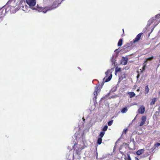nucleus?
Masks as SVG:
<instances>
[{"instance_id":"obj_30","label":"nucleus","mask_w":160,"mask_h":160,"mask_svg":"<svg viewBox=\"0 0 160 160\" xmlns=\"http://www.w3.org/2000/svg\"><path fill=\"white\" fill-rule=\"evenodd\" d=\"M145 67H146V66L145 65H144L143 66V67H142V70L141 71V72H143L145 70Z\"/></svg>"},{"instance_id":"obj_33","label":"nucleus","mask_w":160,"mask_h":160,"mask_svg":"<svg viewBox=\"0 0 160 160\" xmlns=\"http://www.w3.org/2000/svg\"><path fill=\"white\" fill-rule=\"evenodd\" d=\"M119 151H120V153L121 154H122V155H123L124 154V153H123V152L121 151H120V150H119Z\"/></svg>"},{"instance_id":"obj_38","label":"nucleus","mask_w":160,"mask_h":160,"mask_svg":"<svg viewBox=\"0 0 160 160\" xmlns=\"http://www.w3.org/2000/svg\"><path fill=\"white\" fill-rule=\"evenodd\" d=\"M159 94L160 95V91H159Z\"/></svg>"},{"instance_id":"obj_36","label":"nucleus","mask_w":160,"mask_h":160,"mask_svg":"<svg viewBox=\"0 0 160 160\" xmlns=\"http://www.w3.org/2000/svg\"><path fill=\"white\" fill-rule=\"evenodd\" d=\"M82 119L83 120V121H84L85 120V119L83 117L82 118Z\"/></svg>"},{"instance_id":"obj_15","label":"nucleus","mask_w":160,"mask_h":160,"mask_svg":"<svg viewBox=\"0 0 160 160\" xmlns=\"http://www.w3.org/2000/svg\"><path fill=\"white\" fill-rule=\"evenodd\" d=\"M122 48L123 49H122V50L126 52L130 51L132 49V48H129L128 46V47H123V46Z\"/></svg>"},{"instance_id":"obj_32","label":"nucleus","mask_w":160,"mask_h":160,"mask_svg":"<svg viewBox=\"0 0 160 160\" xmlns=\"http://www.w3.org/2000/svg\"><path fill=\"white\" fill-rule=\"evenodd\" d=\"M122 31H123V34H122V36H124V30L123 29H122Z\"/></svg>"},{"instance_id":"obj_26","label":"nucleus","mask_w":160,"mask_h":160,"mask_svg":"<svg viewBox=\"0 0 160 160\" xmlns=\"http://www.w3.org/2000/svg\"><path fill=\"white\" fill-rule=\"evenodd\" d=\"M160 146V143L157 142L156 143V144H154V147H155V148H156V147H158L159 146Z\"/></svg>"},{"instance_id":"obj_35","label":"nucleus","mask_w":160,"mask_h":160,"mask_svg":"<svg viewBox=\"0 0 160 160\" xmlns=\"http://www.w3.org/2000/svg\"><path fill=\"white\" fill-rule=\"evenodd\" d=\"M123 147V146H121L120 148V149H121Z\"/></svg>"},{"instance_id":"obj_34","label":"nucleus","mask_w":160,"mask_h":160,"mask_svg":"<svg viewBox=\"0 0 160 160\" xmlns=\"http://www.w3.org/2000/svg\"><path fill=\"white\" fill-rule=\"evenodd\" d=\"M139 74H138L137 76V78H138V77H139Z\"/></svg>"},{"instance_id":"obj_7","label":"nucleus","mask_w":160,"mask_h":160,"mask_svg":"<svg viewBox=\"0 0 160 160\" xmlns=\"http://www.w3.org/2000/svg\"><path fill=\"white\" fill-rule=\"evenodd\" d=\"M142 34V33L141 32L138 34V35L136 36L135 38L132 40L133 42L135 43L138 42L140 40L141 35Z\"/></svg>"},{"instance_id":"obj_11","label":"nucleus","mask_w":160,"mask_h":160,"mask_svg":"<svg viewBox=\"0 0 160 160\" xmlns=\"http://www.w3.org/2000/svg\"><path fill=\"white\" fill-rule=\"evenodd\" d=\"M37 10L39 12H42L44 13H46L47 11V10H46L45 8H43L37 7Z\"/></svg>"},{"instance_id":"obj_10","label":"nucleus","mask_w":160,"mask_h":160,"mask_svg":"<svg viewBox=\"0 0 160 160\" xmlns=\"http://www.w3.org/2000/svg\"><path fill=\"white\" fill-rule=\"evenodd\" d=\"M98 86H96L95 88V90L93 94L95 96L94 97L93 99H97V96L98 95Z\"/></svg>"},{"instance_id":"obj_14","label":"nucleus","mask_w":160,"mask_h":160,"mask_svg":"<svg viewBox=\"0 0 160 160\" xmlns=\"http://www.w3.org/2000/svg\"><path fill=\"white\" fill-rule=\"evenodd\" d=\"M133 42H132V41H131V42L128 43H126V44L123 46V47H126L128 46L129 48H132V45L133 44Z\"/></svg>"},{"instance_id":"obj_37","label":"nucleus","mask_w":160,"mask_h":160,"mask_svg":"<svg viewBox=\"0 0 160 160\" xmlns=\"http://www.w3.org/2000/svg\"><path fill=\"white\" fill-rule=\"evenodd\" d=\"M136 160H139V159L138 158H136Z\"/></svg>"},{"instance_id":"obj_23","label":"nucleus","mask_w":160,"mask_h":160,"mask_svg":"<svg viewBox=\"0 0 160 160\" xmlns=\"http://www.w3.org/2000/svg\"><path fill=\"white\" fill-rule=\"evenodd\" d=\"M128 111V109L126 107H125L123 108L121 110V112L122 113H125L126 112Z\"/></svg>"},{"instance_id":"obj_13","label":"nucleus","mask_w":160,"mask_h":160,"mask_svg":"<svg viewBox=\"0 0 160 160\" xmlns=\"http://www.w3.org/2000/svg\"><path fill=\"white\" fill-rule=\"evenodd\" d=\"M155 18V20L158 21L157 23L155 25V26H156L160 22V14L156 15Z\"/></svg>"},{"instance_id":"obj_1","label":"nucleus","mask_w":160,"mask_h":160,"mask_svg":"<svg viewBox=\"0 0 160 160\" xmlns=\"http://www.w3.org/2000/svg\"><path fill=\"white\" fill-rule=\"evenodd\" d=\"M12 0H9L6 5L0 8V22L2 21L5 14L9 11L13 13L16 12V11H13V9H15L14 7H10L9 6H8V5L10 4Z\"/></svg>"},{"instance_id":"obj_19","label":"nucleus","mask_w":160,"mask_h":160,"mask_svg":"<svg viewBox=\"0 0 160 160\" xmlns=\"http://www.w3.org/2000/svg\"><path fill=\"white\" fill-rule=\"evenodd\" d=\"M121 71V68H118V67H117L115 68V74L116 75L117 72H120Z\"/></svg>"},{"instance_id":"obj_18","label":"nucleus","mask_w":160,"mask_h":160,"mask_svg":"<svg viewBox=\"0 0 160 160\" xmlns=\"http://www.w3.org/2000/svg\"><path fill=\"white\" fill-rule=\"evenodd\" d=\"M125 78V75L124 73L121 72L119 76V79L122 80Z\"/></svg>"},{"instance_id":"obj_2","label":"nucleus","mask_w":160,"mask_h":160,"mask_svg":"<svg viewBox=\"0 0 160 160\" xmlns=\"http://www.w3.org/2000/svg\"><path fill=\"white\" fill-rule=\"evenodd\" d=\"M108 128V126L107 125L104 126L102 129V131L100 132L98 135V138L97 141V144L98 145L101 144L102 143V138L105 134V132L106 131Z\"/></svg>"},{"instance_id":"obj_16","label":"nucleus","mask_w":160,"mask_h":160,"mask_svg":"<svg viewBox=\"0 0 160 160\" xmlns=\"http://www.w3.org/2000/svg\"><path fill=\"white\" fill-rule=\"evenodd\" d=\"M144 149H141L138 150L136 152V154L138 155H140L144 152Z\"/></svg>"},{"instance_id":"obj_31","label":"nucleus","mask_w":160,"mask_h":160,"mask_svg":"<svg viewBox=\"0 0 160 160\" xmlns=\"http://www.w3.org/2000/svg\"><path fill=\"white\" fill-rule=\"evenodd\" d=\"M117 89V88L116 87H114L113 88H112V92H115L116 91Z\"/></svg>"},{"instance_id":"obj_20","label":"nucleus","mask_w":160,"mask_h":160,"mask_svg":"<svg viewBox=\"0 0 160 160\" xmlns=\"http://www.w3.org/2000/svg\"><path fill=\"white\" fill-rule=\"evenodd\" d=\"M122 39L121 38L119 40L118 44V46H121L122 45Z\"/></svg>"},{"instance_id":"obj_29","label":"nucleus","mask_w":160,"mask_h":160,"mask_svg":"<svg viewBox=\"0 0 160 160\" xmlns=\"http://www.w3.org/2000/svg\"><path fill=\"white\" fill-rule=\"evenodd\" d=\"M154 19L153 18L150 19L148 21V22H150V24H151V23H152L154 22Z\"/></svg>"},{"instance_id":"obj_24","label":"nucleus","mask_w":160,"mask_h":160,"mask_svg":"<svg viewBox=\"0 0 160 160\" xmlns=\"http://www.w3.org/2000/svg\"><path fill=\"white\" fill-rule=\"evenodd\" d=\"M127 157L125 158V160H131L130 155L128 154H127Z\"/></svg>"},{"instance_id":"obj_27","label":"nucleus","mask_w":160,"mask_h":160,"mask_svg":"<svg viewBox=\"0 0 160 160\" xmlns=\"http://www.w3.org/2000/svg\"><path fill=\"white\" fill-rule=\"evenodd\" d=\"M127 131V129H124L122 132V134H126V133Z\"/></svg>"},{"instance_id":"obj_6","label":"nucleus","mask_w":160,"mask_h":160,"mask_svg":"<svg viewBox=\"0 0 160 160\" xmlns=\"http://www.w3.org/2000/svg\"><path fill=\"white\" fill-rule=\"evenodd\" d=\"M27 3L31 8H32L36 5V0H26Z\"/></svg>"},{"instance_id":"obj_12","label":"nucleus","mask_w":160,"mask_h":160,"mask_svg":"<svg viewBox=\"0 0 160 160\" xmlns=\"http://www.w3.org/2000/svg\"><path fill=\"white\" fill-rule=\"evenodd\" d=\"M127 62L128 58H126L123 57L122 59V64L124 65H125L127 64Z\"/></svg>"},{"instance_id":"obj_21","label":"nucleus","mask_w":160,"mask_h":160,"mask_svg":"<svg viewBox=\"0 0 160 160\" xmlns=\"http://www.w3.org/2000/svg\"><path fill=\"white\" fill-rule=\"evenodd\" d=\"M156 99L157 98H154L152 99L150 103V105H152L154 104L156 101Z\"/></svg>"},{"instance_id":"obj_22","label":"nucleus","mask_w":160,"mask_h":160,"mask_svg":"<svg viewBox=\"0 0 160 160\" xmlns=\"http://www.w3.org/2000/svg\"><path fill=\"white\" fill-rule=\"evenodd\" d=\"M149 91V89L148 85L146 86L145 90V94L148 93Z\"/></svg>"},{"instance_id":"obj_4","label":"nucleus","mask_w":160,"mask_h":160,"mask_svg":"<svg viewBox=\"0 0 160 160\" xmlns=\"http://www.w3.org/2000/svg\"><path fill=\"white\" fill-rule=\"evenodd\" d=\"M112 73L111 69H108L105 72L106 76L104 78V80L105 82H107L111 80L112 77Z\"/></svg>"},{"instance_id":"obj_25","label":"nucleus","mask_w":160,"mask_h":160,"mask_svg":"<svg viewBox=\"0 0 160 160\" xmlns=\"http://www.w3.org/2000/svg\"><path fill=\"white\" fill-rule=\"evenodd\" d=\"M113 120H111V121H109L108 122V125L109 126H111L113 123Z\"/></svg>"},{"instance_id":"obj_9","label":"nucleus","mask_w":160,"mask_h":160,"mask_svg":"<svg viewBox=\"0 0 160 160\" xmlns=\"http://www.w3.org/2000/svg\"><path fill=\"white\" fill-rule=\"evenodd\" d=\"M146 116H142L141 118V122L139 124V126H142V125H143L144 124V123L146 121Z\"/></svg>"},{"instance_id":"obj_17","label":"nucleus","mask_w":160,"mask_h":160,"mask_svg":"<svg viewBox=\"0 0 160 160\" xmlns=\"http://www.w3.org/2000/svg\"><path fill=\"white\" fill-rule=\"evenodd\" d=\"M128 94L129 95V97L132 98L135 96V94L133 92H128Z\"/></svg>"},{"instance_id":"obj_5","label":"nucleus","mask_w":160,"mask_h":160,"mask_svg":"<svg viewBox=\"0 0 160 160\" xmlns=\"http://www.w3.org/2000/svg\"><path fill=\"white\" fill-rule=\"evenodd\" d=\"M59 0H50V2L52 3L51 6V9L49 10L54 9L58 7L60 3H59L58 1Z\"/></svg>"},{"instance_id":"obj_28","label":"nucleus","mask_w":160,"mask_h":160,"mask_svg":"<svg viewBox=\"0 0 160 160\" xmlns=\"http://www.w3.org/2000/svg\"><path fill=\"white\" fill-rule=\"evenodd\" d=\"M153 57L152 56L151 57L148 58L147 59V61H151L153 59Z\"/></svg>"},{"instance_id":"obj_8","label":"nucleus","mask_w":160,"mask_h":160,"mask_svg":"<svg viewBox=\"0 0 160 160\" xmlns=\"http://www.w3.org/2000/svg\"><path fill=\"white\" fill-rule=\"evenodd\" d=\"M145 111V108L143 105L140 107L138 110V112L139 113L142 114L144 113Z\"/></svg>"},{"instance_id":"obj_3","label":"nucleus","mask_w":160,"mask_h":160,"mask_svg":"<svg viewBox=\"0 0 160 160\" xmlns=\"http://www.w3.org/2000/svg\"><path fill=\"white\" fill-rule=\"evenodd\" d=\"M17 3L19 9H21L25 11L27 10L28 7L26 4L25 0H20Z\"/></svg>"}]
</instances>
